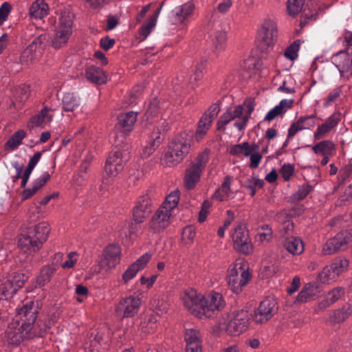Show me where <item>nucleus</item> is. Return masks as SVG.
Segmentation results:
<instances>
[{"mask_svg":"<svg viewBox=\"0 0 352 352\" xmlns=\"http://www.w3.org/2000/svg\"><path fill=\"white\" fill-rule=\"evenodd\" d=\"M50 230V226L47 222H41L28 228L25 233L19 236L18 248L25 254L36 253L47 240Z\"/></svg>","mask_w":352,"mask_h":352,"instance_id":"nucleus-1","label":"nucleus"},{"mask_svg":"<svg viewBox=\"0 0 352 352\" xmlns=\"http://www.w3.org/2000/svg\"><path fill=\"white\" fill-rule=\"evenodd\" d=\"M254 109V105L252 100L245 101L242 105L228 109L219 118L217 123V130L224 131L226 126L231 121H234V126L240 131H243Z\"/></svg>","mask_w":352,"mask_h":352,"instance_id":"nucleus-2","label":"nucleus"},{"mask_svg":"<svg viewBox=\"0 0 352 352\" xmlns=\"http://www.w3.org/2000/svg\"><path fill=\"white\" fill-rule=\"evenodd\" d=\"M191 138L186 133H180L170 143L161 161L166 166H174L182 162L189 153Z\"/></svg>","mask_w":352,"mask_h":352,"instance_id":"nucleus-3","label":"nucleus"},{"mask_svg":"<svg viewBox=\"0 0 352 352\" xmlns=\"http://www.w3.org/2000/svg\"><path fill=\"white\" fill-rule=\"evenodd\" d=\"M248 263L241 258L237 259L228 276V284L235 294H239L251 279Z\"/></svg>","mask_w":352,"mask_h":352,"instance_id":"nucleus-4","label":"nucleus"},{"mask_svg":"<svg viewBox=\"0 0 352 352\" xmlns=\"http://www.w3.org/2000/svg\"><path fill=\"white\" fill-rule=\"evenodd\" d=\"M121 249L116 244H109L98 257L97 264L91 267L89 274H104L109 270L114 268L120 261Z\"/></svg>","mask_w":352,"mask_h":352,"instance_id":"nucleus-5","label":"nucleus"},{"mask_svg":"<svg viewBox=\"0 0 352 352\" xmlns=\"http://www.w3.org/2000/svg\"><path fill=\"white\" fill-rule=\"evenodd\" d=\"M208 161V152L205 151L199 153L186 170L184 177L185 187L193 189L199 182L201 174Z\"/></svg>","mask_w":352,"mask_h":352,"instance_id":"nucleus-6","label":"nucleus"},{"mask_svg":"<svg viewBox=\"0 0 352 352\" xmlns=\"http://www.w3.org/2000/svg\"><path fill=\"white\" fill-rule=\"evenodd\" d=\"M73 14L67 10L60 13L58 24L52 40V46L58 49L65 45L72 34Z\"/></svg>","mask_w":352,"mask_h":352,"instance_id":"nucleus-7","label":"nucleus"},{"mask_svg":"<svg viewBox=\"0 0 352 352\" xmlns=\"http://www.w3.org/2000/svg\"><path fill=\"white\" fill-rule=\"evenodd\" d=\"M113 138H115L116 146L115 149L109 153L104 166V171L107 176L111 178L117 177L123 170L125 163L128 160V153L117 148L120 146V144L117 143L116 139L118 138V135L114 134Z\"/></svg>","mask_w":352,"mask_h":352,"instance_id":"nucleus-8","label":"nucleus"},{"mask_svg":"<svg viewBox=\"0 0 352 352\" xmlns=\"http://www.w3.org/2000/svg\"><path fill=\"white\" fill-rule=\"evenodd\" d=\"M49 36L46 33L34 37L21 55V61L28 63L41 57L49 42Z\"/></svg>","mask_w":352,"mask_h":352,"instance_id":"nucleus-9","label":"nucleus"},{"mask_svg":"<svg viewBox=\"0 0 352 352\" xmlns=\"http://www.w3.org/2000/svg\"><path fill=\"white\" fill-rule=\"evenodd\" d=\"M352 241V230H344L329 239L322 250L323 255H331L338 251L344 250Z\"/></svg>","mask_w":352,"mask_h":352,"instance_id":"nucleus-10","label":"nucleus"},{"mask_svg":"<svg viewBox=\"0 0 352 352\" xmlns=\"http://www.w3.org/2000/svg\"><path fill=\"white\" fill-rule=\"evenodd\" d=\"M249 314L247 311L240 310L228 316L226 326V332L231 336H239L245 331L248 325Z\"/></svg>","mask_w":352,"mask_h":352,"instance_id":"nucleus-11","label":"nucleus"},{"mask_svg":"<svg viewBox=\"0 0 352 352\" xmlns=\"http://www.w3.org/2000/svg\"><path fill=\"white\" fill-rule=\"evenodd\" d=\"M142 304L138 295H131L120 299L116 307L118 316L122 318H132L139 311Z\"/></svg>","mask_w":352,"mask_h":352,"instance_id":"nucleus-12","label":"nucleus"},{"mask_svg":"<svg viewBox=\"0 0 352 352\" xmlns=\"http://www.w3.org/2000/svg\"><path fill=\"white\" fill-rule=\"evenodd\" d=\"M333 65L338 68L342 77L349 78L352 76V48L347 47L331 57Z\"/></svg>","mask_w":352,"mask_h":352,"instance_id":"nucleus-13","label":"nucleus"},{"mask_svg":"<svg viewBox=\"0 0 352 352\" xmlns=\"http://www.w3.org/2000/svg\"><path fill=\"white\" fill-rule=\"evenodd\" d=\"M278 311L276 300L271 297L263 300L254 311V320L256 323H265L270 320Z\"/></svg>","mask_w":352,"mask_h":352,"instance_id":"nucleus-14","label":"nucleus"},{"mask_svg":"<svg viewBox=\"0 0 352 352\" xmlns=\"http://www.w3.org/2000/svg\"><path fill=\"white\" fill-rule=\"evenodd\" d=\"M182 300L185 307L195 316L202 318L205 311L203 309L204 296L197 291L189 289L184 292Z\"/></svg>","mask_w":352,"mask_h":352,"instance_id":"nucleus-15","label":"nucleus"},{"mask_svg":"<svg viewBox=\"0 0 352 352\" xmlns=\"http://www.w3.org/2000/svg\"><path fill=\"white\" fill-rule=\"evenodd\" d=\"M38 312V305H36L34 301H29L20 309H16V319L20 320L21 324L25 328L32 330L36 322Z\"/></svg>","mask_w":352,"mask_h":352,"instance_id":"nucleus-16","label":"nucleus"},{"mask_svg":"<svg viewBox=\"0 0 352 352\" xmlns=\"http://www.w3.org/2000/svg\"><path fill=\"white\" fill-rule=\"evenodd\" d=\"M277 36L276 24L272 20L264 21L258 33L260 47L263 50L272 46Z\"/></svg>","mask_w":352,"mask_h":352,"instance_id":"nucleus-17","label":"nucleus"},{"mask_svg":"<svg viewBox=\"0 0 352 352\" xmlns=\"http://www.w3.org/2000/svg\"><path fill=\"white\" fill-rule=\"evenodd\" d=\"M348 265L346 260H336L331 265L324 267L318 275V280L322 283H329L343 272Z\"/></svg>","mask_w":352,"mask_h":352,"instance_id":"nucleus-18","label":"nucleus"},{"mask_svg":"<svg viewBox=\"0 0 352 352\" xmlns=\"http://www.w3.org/2000/svg\"><path fill=\"white\" fill-rule=\"evenodd\" d=\"M31 337V330L25 328L23 325L20 324L18 319H16L15 322H12L6 331L7 341L12 344H19L23 340L30 338Z\"/></svg>","mask_w":352,"mask_h":352,"instance_id":"nucleus-19","label":"nucleus"},{"mask_svg":"<svg viewBox=\"0 0 352 352\" xmlns=\"http://www.w3.org/2000/svg\"><path fill=\"white\" fill-rule=\"evenodd\" d=\"M234 248L239 252L248 254L253 251V245L249 238L248 230L243 226L236 227L232 234Z\"/></svg>","mask_w":352,"mask_h":352,"instance_id":"nucleus-20","label":"nucleus"},{"mask_svg":"<svg viewBox=\"0 0 352 352\" xmlns=\"http://www.w3.org/2000/svg\"><path fill=\"white\" fill-rule=\"evenodd\" d=\"M203 309L205 311L203 317L210 318L215 311H221L226 302L221 294L214 292L204 296Z\"/></svg>","mask_w":352,"mask_h":352,"instance_id":"nucleus-21","label":"nucleus"},{"mask_svg":"<svg viewBox=\"0 0 352 352\" xmlns=\"http://www.w3.org/2000/svg\"><path fill=\"white\" fill-rule=\"evenodd\" d=\"M195 4L193 1H188L176 7L171 12V17L175 24H182L189 22L195 13Z\"/></svg>","mask_w":352,"mask_h":352,"instance_id":"nucleus-22","label":"nucleus"},{"mask_svg":"<svg viewBox=\"0 0 352 352\" xmlns=\"http://www.w3.org/2000/svg\"><path fill=\"white\" fill-rule=\"evenodd\" d=\"M172 212L160 207L149 222V228L153 232H160L166 228L170 223Z\"/></svg>","mask_w":352,"mask_h":352,"instance_id":"nucleus-23","label":"nucleus"},{"mask_svg":"<svg viewBox=\"0 0 352 352\" xmlns=\"http://www.w3.org/2000/svg\"><path fill=\"white\" fill-rule=\"evenodd\" d=\"M210 26L212 30L210 37L214 47V52L216 54H219L226 47V32L219 24H210V23L208 29H210Z\"/></svg>","mask_w":352,"mask_h":352,"instance_id":"nucleus-24","label":"nucleus"},{"mask_svg":"<svg viewBox=\"0 0 352 352\" xmlns=\"http://www.w3.org/2000/svg\"><path fill=\"white\" fill-rule=\"evenodd\" d=\"M138 113L134 111H128L121 113L118 117V122L116 125V130L122 133L124 136L128 135L133 129L137 121Z\"/></svg>","mask_w":352,"mask_h":352,"instance_id":"nucleus-25","label":"nucleus"},{"mask_svg":"<svg viewBox=\"0 0 352 352\" xmlns=\"http://www.w3.org/2000/svg\"><path fill=\"white\" fill-rule=\"evenodd\" d=\"M152 201L148 194L140 196L133 208V221L142 223L151 212Z\"/></svg>","mask_w":352,"mask_h":352,"instance_id":"nucleus-26","label":"nucleus"},{"mask_svg":"<svg viewBox=\"0 0 352 352\" xmlns=\"http://www.w3.org/2000/svg\"><path fill=\"white\" fill-rule=\"evenodd\" d=\"M341 120V113L338 111L334 112L329 116L324 123L319 125L314 133V138L320 140L324 137L327 133L335 128Z\"/></svg>","mask_w":352,"mask_h":352,"instance_id":"nucleus-27","label":"nucleus"},{"mask_svg":"<svg viewBox=\"0 0 352 352\" xmlns=\"http://www.w3.org/2000/svg\"><path fill=\"white\" fill-rule=\"evenodd\" d=\"M185 340L186 352H201V341L199 331L194 329H186Z\"/></svg>","mask_w":352,"mask_h":352,"instance_id":"nucleus-28","label":"nucleus"},{"mask_svg":"<svg viewBox=\"0 0 352 352\" xmlns=\"http://www.w3.org/2000/svg\"><path fill=\"white\" fill-rule=\"evenodd\" d=\"M57 267L54 265H46L43 266L38 275L36 278L34 287H42L48 283L52 277L54 275Z\"/></svg>","mask_w":352,"mask_h":352,"instance_id":"nucleus-29","label":"nucleus"},{"mask_svg":"<svg viewBox=\"0 0 352 352\" xmlns=\"http://www.w3.org/2000/svg\"><path fill=\"white\" fill-rule=\"evenodd\" d=\"M318 286L314 283L306 284L296 297V302L305 303L314 300L318 296Z\"/></svg>","mask_w":352,"mask_h":352,"instance_id":"nucleus-30","label":"nucleus"},{"mask_svg":"<svg viewBox=\"0 0 352 352\" xmlns=\"http://www.w3.org/2000/svg\"><path fill=\"white\" fill-rule=\"evenodd\" d=\"M49 13V6L44 0H36L31 5L29 14L31 17L41 19Z\"/></svg>","mask_w":352,"mask_h":352,"instance_id":"nucleus-31","label":"nucleus"},{"mask_svg":"<svg viewBox=\"0 0 352 352\" xmlns=\"http://www.w3.org/2000/svg\"><path fill=\"white\" fill-rule=\"evenodd\" d=\"M283 246L292 255H300L305 250L304 243L299 237L286 238Z\"/></svg>","mask_w":352,"mask_h":352,"instance_id":"nucleus-32","label":"nucleus"},{"mask_svg":"<svg viewBox=\"0 0 352 352\" xmlns=\"http://www.w3.org/2000/svg\"><path fill=\"white\" fill-rule=\"evenodd\" d=\"M158 106L159 100L157 98H154L150 102L142 119V122L145 124V126L152 124L158 118L160 112Z\"/></svg>","mask_w":352,"mask_h":352,"instance_id":"nucleus-33","label":"nucleus"},{"mask_svg":"<svg viewBox=\"0 0 352 352\" xmlns=\"http://www.w3.org/2000/svg\"><path fill=\"white\" fill-rule=\"evenodd\" d=\"M312 150L316 154L333 156L336 153V145L331 140H322L314 145Z\"/></svg>","mask_w":352,"mask_h":352,"instance_id":"nucleus-34","label":"nucleus"},{"mask_svg":"<svg viewBox=\"0 0 352 352\" xmlns=\"http://www.w3.org/2000/svg\"><path fill=\"white\" fill-rule=\"evenodd\" d=\"M344 294V291L342 287H336L329 292L326 295L325 299L321 301L318 305L320 309H324L332 304L337 302Z\"/></svg>","mask_w":352,"mask_h":352,"instance_id":"nucleus-35","label":"nucleus"},{"mask_svg":"<svg viewBox=\"0 0 352 352\" xmlns=\"http://www.w3.org/2000/svg\"><path fill=\"white\" fill-rule=\"evenodd\" d=\"M14 294V289L11 287V282L8 277L0 276V302H8Z\"/></svg>","mask_w":352,"mask_h":352,"instance_id":"nucleus-36","label":"nucleus"},{"mask_svg":"<svg viewBox=\"0 0 352 352\" xmlns=\"http://www.w3.org/2000/svg\"><path fill=\"white\" fill-rule=\"evenodd\" d=\"M231 177L226 176L219 187L214 192L213 197L217 201L227 200L230 197Z\"/></svg>","mask_w":352,"mask_h":352,"instance_id":"nucleus-37","label":"nucleus"},{"mask_svg":"<svg viewBox=\"0 0 352 352\" xmlns=\"http://www.w3.org/2000/svg\"><path fill=\"white\" fill-rule=\"evenodd\" d=\"M212 121L210 120L208 117H206V116L203 115L201 116L197 124V128L195 136L197 142H199L205 137L212 125Z\"/></svg>","mask_w":352,"mask_h":352,"instance_id":"nucleus-38","label":"nucleus"},{"mask_svg":"<svg viewBox=\"0 0 352 352\" xmlns=\"http://www.w3.org/2000/svg\"><path fill=\"white\" fill-rule=\"evenodd\" d=\"M107 80V76L102 69L95 66L89 67V82L99 85L106 83Z\"/></svg>","mask_w":352,"mask_h":352,"instance_id":"nucleus-39","label":"nucleus"},{"mask_svg":"<svg viewBox=\"0 0 352 352\" xmlns=\"http://www.w3.org/2000/svg\"><path fill=\"white\" fill-rule=\"evenodd\" d=\"M62 105L65 111H73L80 105V101L73 94L67 93L63 98Z\"/></svg>","mask_w":352,"mask_h":352,"instance_id":"nucleus-40","label":"nucleus"},{"mask_svg":"<svg viewBox=\"0 0 352 352\" xmlns=\"http://www.w3.org/2000/svg\"><path fill=\"white\" fill-rule=\"evenodd\" d=\"M25 137V132L23 130L16 131L6 142L5 148L6 150H14L21 144L22 140Z\"/></svg>","mask_w":352,"mask_h":352,"instance_id":"nucleus-41","label":"nucleus"},{"mask_svg":"<svg viewBox=\"0 0 352 352\" xmlns=\"http://www.w3.org/2000/svg\"><path fill=\"white\" fill-rule=\"evenodd\" d=\"M52 116H48V109L45 107L38 114L33 116L29 123L30 127L40 126L45 122H50Z\"/></svg>","mask_w":352,"mask_h":352,"instance_id":"nucleus-42","label":"nucleus"},{"mask_svg":"<svg viewBox=\"0 0 352 352\" xmlns=\"http://www.w3.org/2000/svg\"><path fill=\"white\" fill-rule=\"evenodd\" d=\"M6 277L10 280L11 287L14 289V293L23 286L27 279L25 274L21 272H14Z\"/></svg>","mask_w":352,"mask_h":352,"instance_id":"nucleus-43","label":"nucleus"},{"mask_svg":"<svg viewBox=\"0 0 352 352\" xmlns=\"http://www.w3.org/2000/svg\"><path fill=\"white\" fill-rule=\"evenodd\" d=\"M179 200V191L174 190L166 197V199L161 207L164 209H167V210L172 212V210L177 206Z\"/></svg>","mask_w":352,"mask_h":352,"instance_id":"nucleus-44","label":"nucleus"},{"mask_svg":"<svg viewBox=\"0 0 352 352\" xmlns=\"http://www.w3.org/2000/svg\"><path fill=\"white\" fill-rule=\"evenodd\" d=\"M30 95V88L29 85H22L16 87L13 91V96L16 100L20 102L26 101Z\"/></svg>","mask_w":352,"mask_h":352,"instance_id":"nucleus-45","label":"nucleus"},{"mask_svg":"<svg viewBox=\"0 0 352 352\" xmlns=\"http://www.w3.org/2000/svg\"><path fill=\"white\" fill-rule=\"evenodd\" d=\"M88 162L83 161L80 166V169L74 176V182L76 184L80 186L86 182L87 178Z\"/></svg>","mask_w":352,"mask_h":352,"instance_id":"nucleus-46","label":"nucleus"},{"mask_svg":"<svg viewBox=\"0 0 352 352\" xmlns=\"http://www.w3.org/2000/svg\"><path fill=\"white\" fill-rule=\"evenodd\" d=\"M351 314L352 309L350 307H344L342 309L335 310L332 318L335 322L339 323L349 318Z\"/></svg>","mask_w":352,"mask_h":352,"instance_id":"nucleus-47","label":"nucleus"},{"mask_svg":"<svg viewBox=\"0 0 352 352\" xmlns=\"http://www.w3.org/2000/svg\"><path fill=\"white\" fill-rule=\"evenodd\" d=\"M305 0H288L287 1V12L291 16H296L302 8Z\"/></svg>","mask_w":352,"mask_h":352,"instance_id":"nucleus-48","label":"nucleus"},{"mask_svg":"<svg viewBox=\"0 0 352 352\" xmlns=\"http://www.w3.org/2000/svg\"><path fill=\"white\" fill-rule=\"evenodd\" d=\"M313 190L311 185L305 184L300 186L298 190L292 195V199L294 201L303 200Z\"/></svg>","mask_w":352,"mask_h":352,"instance_id":"nucleus-49","label":"nucleus"},{"mask_svg":"<svg viewBox=\"0 0 352 352\" xmlns=\"http://www.w3.org/2000/svg\"><path fill=\"white\" fill-rule=\"evenodd\" d=\"M205 62L206 60H201V63L197 65L195 74L190 76L189 83L191 85L192 88H194L196 84L202 78L203 72L205 69Z\"/></svg>","mask_w":352,"mask_h":352,"instance_id":"nucleus-50","label":"nucleus"},{"mask_svg":"<svg viewBox=\"0 0 352 352\" xmlns=\"http://www.w3.org/2000/svg\"><path fill=\"white\" fill-rule=\"evenodd\" d=\"M156 17L154 16H151L148 22L142 25L140 29V34L142 40H144L150 34L152 29L155 25Z\"/></svg>","mask_w":352,"mask_h":352,"instance_id":"nucleus-51","label":"nucleus"},{"mask_svg":"<svg viewBox=\"0 0 352 352\" xmlns=\"http://www.w3.org/2000/svg\"><path fill=\"white\" fill-rule=\"evenodd\" d=\"M300 45V41L296 40L285 51V56L291 60L296 58Z\"/></svg>","mask_w":352,"mask_h":352,"instance_id":"nucleus-52","label":"nucleus"},{"mask_svg":"<svg viewBox=\"0 0 352 352\" xmlns=\"http://www.w3.org/2000/svg\"><path fill=\"white\" fill-rule=\"evenodd\" d=\"M160 144V138L157 135L147 146H146L142 153L143 157H149Z\"/></svg>","mask_w":352,"mask_h":352,"instance_id":"nucleus-53","label":"nucleus"},{"mask_svg":"<svg viewBox=\"0 0 352 352\" xmlns=\"http://www.w3.org/2000/svg\"><path fill=\"white\" fill-rule=\"evenodd\" d=\"M140 270L133 263L131 264L122 274V279L125 283L133 279Z\"/></svg>","mask_w":352,"mask_h":352,"instance_id":"nucleus-54","label":"nucleus"},{"mask_svg":"<svg viewBox=\"0 0 352 352\" xmlns=\"http://www.w3.org/2000/svg\"><path fill=\"white\" fill-rule=\"evenodd\" d=\"M248 146V142L235 144L230 148V153L231 155L240 156L241 155H245L246 148Z\"/></svg>","mask_w":352,"mask_h":352,"instance_id":"nucleus-55","label":"nucleus"},{"mask_svg":"<svg viewBox=\"0 0 352 352\" xmlns=\"http://www.w3.org/2000/svg\"><path fill=\"white\" fill-rule=\"evenodd\" d=\"M294 172V167L293 165L289 164H284L280 170V173L285 181H288L290 179Z\"/></svg>","mask_w":352,"mask_h":352,"instance_id":"nucleus-56","label":"nucleus"},{"mask_svg":"<svg viewBox=\"0 0 352 352\" xmlns=\"http://www.w3.org/2000/svg\"><path fill=\"white\" fill-rule=\"evenodd\" d=\"M12 10L11 5L8 2H4L0 7V25L8 19Z\"/></svg>","mask_w":352,"mask_h":352,"instance_id":"nucleus-57","label":"nucleus"},{"mask_svg":"<svg viewBox=\"0 0 352 352\" xmlns=\"http://www.w3.org/2000/svg\"><path fill=\"white\" fill-rule=\"evenodd\" d=\"M285 111H282L277 105L267 112L265 115L264 120L270 122L279 116L283 115Z\"/></svg>","mask_w":352,"mask_h":352,"instance_id":"nucleus-58","label":"nucleus"},{"mask_svg":"<svg viewBox=\"0 0 352 352\" xmlns=\"http://www.w3.org/2000/svg\"><path fill=\"white\" fill-rule=\"evenodd\" d=\"M151 258V254L148 252H146L142 255L135 263H133V264L135 265V266L138 267L140 270H142L145 267Z\"/></svg>","mask_w":352,"mask_h":352,"instance_id":"nucleus-59","label":"nucleus"},{"mask_svg":"<svg viewBox=\"0 0 352 352\" xmlns=\"http://www.w3.org/2000/svg\"><path fill=\"white\" fill-rule=\"evenodd\" d=\"M340 94L341 89L340 88H337L331 91L324 102V106L327 107L331 105L332 102H335L338 99L340 96Z\"/></svg>","mask_w":352,"mask_h":352,"instance_id":"nucleus-60","label":"nucleus"},{"mask_svg":"<svg viewBox=\"0 0 352 352\" xmlns=\"http://www.w3.org/2000/svg\"><path fill=\"white\" fill-rule=\"evenodd\" d=\"M261 229L262 232L258 233V237L261 241H269L271 239L272 231V229L267 226L265 225L261 226Z\"/></svg>","mask_w":352,"mask_h":352,"instance_id":"nucleus-61","label":"nucleus"},{"mask_svg":"<svg viewBox=\"0 0 352 352\" xmlns=\"http://www.w3.org/2000/svg\"><path fill=\"white\" fill-rule=\"evenodd\" d=\"M220 111L219 104L217 103L212 104L208 110L204 113V116L208 117L213 121Z\"/></svg>","mask_w":352,"mask_h":352,"instance_id":"nucleus-62","label":"nucleus"},{"mask_svg":"<svg viewBox=\"0 0 352 352\" xmlns=\"http://www.w3.org/2000/svg\"><path fill=\"white\" fill-rule=\"evenodd\" d=\"M302 123V119H298L297 122L292 124L288 129V138H293L298 131L303 130Z\"/></svg>","mask_w":352,"mask_h":352,"instance_id":"nucleus-63","label":"nucleus"},{"mask_svg":"<svg viewBox=\"0 0 352 352\" xmlns=\"http://www.w3.org/2000/svg\"><path fill=\"white\" fill-rule=\"evenodd\" d=\"M116 41L114 38H111L109 36H107L100 39V45L102 50L108 51L113 47Z\"/></svg>","mask_w":352,"mask_h":352,"instance_id":"nucleus-64","label":"nucleus"}]
</instances>
